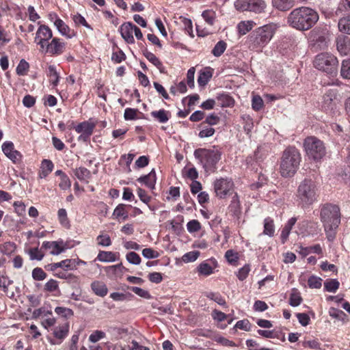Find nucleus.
Returning a JSON list of instances; mask_svg holds the SVG:
<instances>
[{
    "label": "nucleus",
    "mask_w": 350,
    "mask_h": 350,
    "mask_svg": "<svg viewBox=\"0 0 350 350\" xmlns=\"http://www.w3.org/2000/svg\"><path fill=\"white\" fill-rule=\"evenodd\" d=\"M275 228L273 221L269 217H267L264 221V231L263 233L269 237H272L274 234Z\"/></svg>",
    "instance_id": "nucleus-36"
},
{
    "label": "nucleus",
    "mask_w": 350,
    "mask_h": 350,
    "mask_svg": "<svg viewBox=\"0 0 350 350\" xmlns=\"http://www.w3.org/2000/svg\"><path fill=\"white\" fill-rule=\"evenodd\" d=\"M75 175L81 181L88 180L91 178V172L85 167H80L75 170Z\"/></svg>",
    "instance_id": "nucleus-27"
},
{
    "label": "nucleus",
    "mask_w": 350,
    "mask_h": 350,
    "mask_svg": "<svg viewBox=\"0 0 350 350\" xmlns=\"http://www.w3.org/2000/svg\"><path fill=\"white\" fill-rule=\"evenodd\" d=\"M143 54L150 62H151L161 71L163 64L158 57H157L152 53L148 51V50H145L143 52Z\"/></svg>",
    "instance_id": "nucleus-30"
},
{
    "label": "nucleus",
    "mask_w": 350,
    "mask_h": 350,
    "mask_svg": "<svg viewBox=\"0 0 350 350\" xmlns=\"http://www.w3.org/2000/svg\"><path fill=\"white\" fill-rule=\"evenodd\" d=\"M46 46L47 51L53 55H59L63 53L65 44L59 42V39L54 38L50 44H46Z\"/></svg>",
    "instance_id": "nucleus-18"
},
{
    "label": "nucleus",
    "mask_w": 350,
    "mask_h": 350,
    "mask_svg": "<svg viewBox=\"0 0 350 350\" xmlns=\"http://www.w3.org/2000/svg\"><path fill=\"white\" fill-rule=\"evenodd\" d=\"M336 50L341 55L350 53V38L345 34H339L335 40Z\"/></svg>",
    "instance_id": "nucleus-14"
},
{
    "label": "nucleus",
    "mask_w": 350,
    "mask_h": 350,
    "mask_svg": "<svg viewBox=\"0 0 350 350\" xmlns=\"http://www.w3.org/2000/svg\"><path fill=\"white\" fill-rule=\"evenodd\" d=\"M142 255L146 258L152 259L159 257V254L152 248H145L142 250Z\"/></svg>",
    "instance_id": "nucleus-57"
},
{
    "label": "nucleus",
    "mask_w": 350,
    "mask_h": 350,
    "mask_svg": "<svg viewBox=\"0 0 350 350\" xmlns=\"http://www.w3.org/2000/svg\"><path fill=\"white\" fill-rule=\"evenodd\" d=\"M278 28L277 24L271 23L256 29L248 38L250 48L257 51L265 46L272 39Z\"/></svg>",
    "instance_id": "nucleus-3"
},
{
    "label": "nucleus",
    "mask_w": 350,
    "mask_h": 350,
    "mask_svg": "<svg viewBox=\"0 0 350 350\" xmlns=\"http://www.w3.org/2000/svg\"><path fill=\"white\" fill-rule=\"evenodd\" d=\"M137 180L141 183H144L149 189H154L157 180L154 169H152L148 174L138 178Z\"/></svg>",
    "instance_id": "nucleus-17"
},
{
    "label": "nucleus",
    "mask_w": 350,
    "mask_h": 350,
    "mask_svg": "<svg viewBox=\"0 0 350 350\" xmlns=\"http://www.w3.org/2000/svg\"><path fill=\"white\" fill-rule=\"evenodd\" d=\"M51 18L53 17L56 18V20L54 22L55 25L56 26L58 31L64 36H66L68 38H71L74 33L73 31L70 33V29L69 27L65 24V23L60 18H57L56 14H50Z\"/></svg>",
    "instance_id": "nucleus-19"
},
{
    "label": "nucleus",
    "mask_w": 350,
    "mask_h": 350,
    "mask_svg": "<svg viewBox=\"0 0 350 350\" xmlns=\"http://www.w3.org/2000/svg\"><path fill=\"white\" fill-rule=\"evenodd\" d=\"M137 112L138 109H137L126 108L124 111V118L126 120H135L137 118Z\"/></svg>",
    "instance_id": "nucleus-55"
},
{
    "label": "nucleus",
    "mask_w": 350,
    "mask_h": 350,
    "mask_svg": "<svg viewBox=\"0 0 350 350\" xmlns=\"http://www.w3.org/2000/svg\"><path fill=\"white\" fill-rule=\"evenodd\" d=\"M304 146L308 157L314 161L321 160L326 154L324 143L314 136L306 137Z\"/></svg>",
    "instance_id": "nucleus-8"
},
{
    "label": "nucleus",
    "mask_w": 350,
    "mask_h": 350,
    "mask_svg": "<svg viewBox=\"0 0 350 350\" xmlns=\"http://www.w3.org/2000/svg\"><path fill=\"white\" fill-rule=\"evenodd\" d=\"M128 288L130 289L131 291H132L133 293H135L136 295H137L140 297L147 299H150L152 297L148 291L141 288L139 287L129 286V287H128Z\"/></svg>",
    "instance_id": "nucleus-42"
},
{
    "label": "nucleus",
    "mask_w": 350,
    "mask_h": 350,
    "mask_svg": "<svg viewBox=\"0 0 350 350\" xmlns=\"http://www.w3.org/2000/svg\"><path fill=\"white\" fill-rule=\"evenodd\" d=\"M126 258L129 263L135 265H138L141 262L140 256L135 252H130L127 253Z\"/></svg>",
    "instance_id": "nucleus-48"
},
{
    "label": "nucleus",
    "mask_w": 350,
    "mask_h": 350,
    "mask_svg": "<svg viewBox=\"0 0 350 350\" xmlns=\"http://www.w3.org/2000/svg\"><path fill=\"white\" fill-rule=\"evenodd\" d=\"M197 269L200 275H209L213 273V268L206 262H201Z\"/></svg>",
    "instance_id": "nucleus-38"
},
{
    "label": "nucleus",
    "mask_w": 350,
    "mask_h": 350,
    "mask_svg": "<svg viewBox=\"0 0 350 350\" xmlns=\"http://www.w3.org/2000/svg\"><path fill=\"white\" fill-rule=\"evenodd\" d=\"M55 312L58 314L66 319L70 318L74 315L73 311L65 307H56Z\"/></svg>",
    "instance_id": "nucleus-45"
},
{
    "label": "nucleus",
    "mask_w": 350,
    "mask_h": 350,
    "mask_svg": "<svg viewBox=\"0 0 350 350\" xmlns=\"http://www.w3.org/2000/svg\"><path fill=\"white\" fill-rule=\"evenodd\" d=\"M301 161L299 150L293 146L286 148L283 152L280 164V173L283 177H291L297 172Z\"/></svg>",
    "instance_id": "nucleus-4"
},
{
    "label": "nucleus",
    "mask_w": 350,
    "mask_h": 350,
    "mask_svg": "<svg viewBox=\"0 0 350 350\" xmlns=\"http://www.w3.org/2000/svg\"><path fill=\"white\" fill-rule=\"evenodd\" d=\"M14 249V243L6 242L3 245H0V251L5 254H10Z\"/></svg>",
    "instance_id": "nucleus-63"
},
{
    "label": "nucleus",
    "mask_w": 350,
    "mask_h": 350,
    "mask_svg": "<svg viewBox=\"0 0 350 350\" xmlns=\"http://www.w3.org/2000/svg\"><path fill=\"white\" fill-rule=\"evenodd\" d=\"M52 316V311L46 310L45 308H40L38 309L35 310L32 313L33 319H38L40 317L43 316L44 317H46L47 316Z\"/></svg>",
    "instance_id": "nucleus-50"
},
{
    "label": "nucleus",
    "mask_w": 350,
    "mask_h": 350,
    "mask_svg": "<svg viewBox=\"0 0 350 350\" xmlns=\"http://www.w3.org/2000/svg\"><path fill=\"white\" fill-rule=\"evenodd\" d=\"M339 286L340 283L336 279H328L324 282V288L327 292L335 293Z\"/></svg>",
    "instance_id": "nucleus-31"
},
{
    "label": "nucleus",
    "mask_w": 350,
    "mask_h": 350,
    "mask_svg": "<svg viewBox=\"0 0 350 350\" xmlns=\"http://www.w3.org/2000/svg\"><path fill=\"white\" fill-rule=\"evenodd\" d=\"M212 77V74L208 71H204L200 73L198 77V83L200 86H204L208 83L210 79Z\"/></svg>",
    "instance_id": "nucleus-44"
},
{
    "label": "nucleus",
    "mask_w": 350,
    "mask_h": 350,
    "mask_svg": "<svg viewBox=\"0 0 350 350\" xmlns=\"http://www.w3.org/2000/svg\"><path fill=\"white\" fill-rule=\"evenodd\" d=\"M120 31L123 39L129 44L135 42V39L133 36V24L128 22L122 24L120 27Z\"/></svg>",
    "instance_id": "nucleus-16"
},
{
    "label": "nucleus",
    "mask_w": 350,
    "mask_h": 350,
    "mask_svg": "<svg viewBox=\"0 0 350 350\" xmlns=\"http://www.w3.org/2000/svg\"><path fill=\"white\" fill-rule=\"evenodd\" d=\"M318 20V13L308 7L295 8L290 12L287 17L288 24L299 31L310 29Z\"/></svg>",
    "instance_id": "nucleus-1"
},
{
    "label": "nucleus",
    "mask_w": 350,
    "mask_h": 350,
    "mask_svg": "<svg viewBox=\"0 0 350 350\" xmlns=\"http://www.w3.org/2000/svg\"><path fill=\"white\" fill-rule=\"evenodd\" d=\"M263 100L260 96H254L252 100V109L255 111H259L262 108Z\"/></svg>",
    "instance_id": "nucleus-56"
},
{
    "label": "nucleus",
    "mask_w": 350,
    "mask_h": 350,
    "mask_svg": "<svg viewBox=\"0 0 350 350\" xmlns=\"http://www.w3.org/2000/svg\"><path fill=\"white\" fill-rule=\"evenodd\" d=\"M105 333L100 330H96L89 336V340L92 342H96L100 339L105 338Z\"/></svg>",
    "instance_id": "nucleus-59"
},
{
    "label": "nucleus",
    "mask_w": 350,
    "mask_h": 350,
    "mask_svg": "<svg viewBox=\"0 0 350 350\" xmlns=\"http://www.w3.org/2000/svg\"><path fill=\"white\" fill-rule=\"evenodd\" d=\"M226 47V43L223 40H220L215 45L212 50V53L215 57H220L224 53Z\"/></svg>",
    "instance_id": "nucleus-37"
},
{
    "label": "nucleus",
    "mask_w": 350,
    "mask_h": 350,
    "mask_svg": "<svg viewBox=\"0 0 350 350\" xmlns=\"http://www.w3.org/2000/svg\"><path fill=\"white\" fill-rule=\"evenodd\" d=\"M206 297L221 306H226V304L225 299L219 293L210 292L206 294Z\"/></svg>",
    "instance_id": "nucleus-51"
},
{
    "label": "nucleus",
    "mask_w": 350,
    "mask_h": 350,
    "mask_svg": "<svg viewBox=\"0 0 350 350\" xmlns=\"http://www.w3.org/2000/svg\"><path fill=\"white\" fill-rule=\"evenodd\" d=\"M96 124L89 121H84L79 123L76 127L75 131L78 133H81L79 136V141L88 142L90 136L92 135Z\"/></svg>",
    "instance_id": "nucleus-13"
},
{
    "label": "nucleus",
    "mask_w": 350,
    "mask_h": 350,
    "mask_svg": "<svg viewBox=\"0 0 350 350\" xmlns=\"http://www.w3.org/2000/svg\"><path fill=\"white\" fill-rule=\"evenodd\" d=\"M169 112L164 110L160 109L159 111H153L151 112V116L157 119L161 123L167 122L169 120Z\"/></svg>",
    "instance_id": "nucleus-29"
},
{
    "label": "nucleus",
    "mask_w": 350,
    "mask_h": 350,
    "mask_svg": "<svg viewBox=\"0 0 350 350\" xmlns=\"http://www.w3.org/2000/svg\"><path fill=\"white\" fill-rule=\"evenodd\" d=\"M202 16L205 21L210 25H213L215 19V12L213 10H207L202 12Z\"/></svg>",
    "instance_id": "nucleus-46"
},
{
    "label": "nucleus",
    "mask_w": 350,
    "mask_h": 350,
    "mask_svg": "<svg viewBox=\"0 0 350 350\" xmlns=\"http://www.w3.org/2000/svg\"><path fill=\"white\" fill-rule=\"evenodd\" d=\"M113 214L117 218L122 217L123 220H126L129 217L128 212L126 211V205L124 204H120L118 205L114 209Z\"/></svg>",
    "instance_id": "nucleus-35"
},
{
    "label": "nucleus",
    "mask_w": 350,
    "mask_h": 350,
    "mask_svg": "<svg viewBox=\"0 0 350 350\" xmlns=\"http://www.w3.org/2000/svg\"><path fill=\"white\" fill-rule=\"evenodd\" d=\"M32 277L35 280H43L46 278V273L40 267L33 269L32 271Z\"/></svg>",
    "instance_id": "nucleus-54"
},
{
    "label": "nucleus",
    "mask_w": 350,
    "mask_h": 350,
    "mask_svg": "<svg viewBox=\"0 0 350 350\" xmlns=\"http://www.w3.org/2000/svg\"><path fill=\"white\" fill-rule=\"evenodd\" d=\"M200 256V252L198 251H192L185 254L183 256V260L185 262H189L195 261Z\"/></svg>",
    "instance_id": "nucleus-52"
},
{
    "label": "nucleus",
    "mask_w": 350,
    "mask_h": 350,
    "mask_svg": "<svg viewBox=\"0 0 350 350\" xmlns=\"http://www.w3.org/2000/svg\"><path fill=\"white\" fill-rule=\"evenodd\" d=\"M340 73L343 78L350 79V59L342 61Z\"/></svg>",
    "instance_id": "nucleus-41"
},
{
    "label": "nucleus",
    "mask_w": 350,
    "mask_h": 350,
    "mask_svg": "<svg viewBox=\"0 0 350 350\" xmlns=\"http://www.w3.org/2000/svg\"><path fill=\"white\" fill-rule=\"evenodd\" d=\"M48 75L51 78V83L56 86L59 82V76L53 65H50L48 68Z\"/></svg>",
    "instance_id": "nucleus-40"
},
{
    "label": "nucleus",
    "mask_w": 350,
    "mask_h": 350,
    "mask_svg": "<svg viewBox=\"0 0 350 350\" xmlns=\"http://www.w3.org/2000/svg\"><path fill=\"white\" fill-rule=\"evenodd\" d=\"M225 257L230 264L236 262L239 259L238 253L232 250H228L226 252Z\"/></svg>",
    "instance_id": "nucleus-62"
},
{
    "label": "nucleus",
    "mask_w": 350,
    "mask_h": 350,
    "mask_svg": "<svg viewBox=\"0 0 350 350\" xmlns=\"http://www.w3.org/2000/svg\"><path fill=\"white\" fill-rule=\"evenodd\" d=\"M237 10L261 13L266 8V3L263 0H237L234 3Z\"/></svg>",
    "instance_id": "nucleus-10"
},
{
    "label": "nucleus",
    "mask_w": 350,
    "mask_h": 350,
    "mask_svg": "<svg viewBox=\"0 0 350 350\" xmlns=\"http://www.w3.org/2000/svg\"><path fill=\"white\" fill-rule=\"evenodd\" d=\"M52 36L53 33L50 28L45 25H42L37 31L35 40L36 41L38 40L37 42L38 44L44 48Z\"/></svg>",
    "instance_id": "nucleus-15"
},
{
    "label": "nucleus",
    "mask_w": 350,
    "mask_h": 350,
    "mask_svg": "<svg viewBox=\"0 0 350 350\" xmlns=\"http://www.w3.org/2000/svg\"><path fill=\"white\" fill-rule=\"evenodd\" d=\"M320 218L327 239L333 241L336 236V229L340 223V208L335 204H324L321 209Z\"/></svg>",
    "instance_id": "nucleus-2"
},
{
    "label": "nucleus",
    "mask_w": 350,
    "mask_h": 350,
    "mask_svg": "<svg viewBox=\"0 0 350 350\" xmlns=\"http://www.w3.org/2000/svg\"><path fill=\"white\" fill-rule=\"evenodd\" d=\"M338 27L340 32L350 35V14L340 18Z\"/></svg>",
    "instance_id": "nucleus-26"
},
{
    "label": "nucleus",
    "mask_w": 350,
    "mask_h": 350,
    "mask_svg": "<svg viewBox=\"0 0 350 350\" xmlns=\"http://www.w3.org/2000/svg\"><path fill=\"white\" fill-rule=\"evenodd\" d=\"M100 262H114L116 255L112 252L100 251L96 258Z\"/></svg>",
    "instance_id": "nucleus-28"
},
{
    "label": "nucleus",
    "mask_w": 350,
    "mask_h": 350,
    "mask_svg": "<svg viewBox=\"0 0 350 350\" xmlns=\"http://www.w3.org/2000/svg\"><path fill=\"white\" fill-rule=\"evenodd\" d=\"M187 228L189 232L193 233L199 231L201 229V225L198 220L193 219L187 223Z\"/></svg>",
    "instance_id": "nucleus-53"
},
{
    "label": "nucleus",
    "mask_w": 350,
    "mask_h": 350,
    "mask_svg": "<svg viewBox=\"0 0 350 350\" xmlns=\"http://www.w3.org/2000/svg\"><path fill=\"white\" fill-rule=\"evenodd\" d=\"M297 196L303 206L312 204L317 199V187L314 181L304 179L299 184Z\"/></svg>",
    "instance_id": "nucleus-7"
},
{
    "label": "nucleus",
    "mask_w": 350,
    "mask_h": 350,
    "mask_svg": "<svg viewBox=\"0 0 350 350\" xmlns=\"http://www.w3.org/2000/svg\"><path fill=\"white\" fill-rule=\"evenodd\" d=\"M338 103L337 91L336 90H329L323 96V109L332 113H335Z\"/></svg>",
    "instance_id": "nucleus-12"
},
{
    "label": "nucleus",
    "mask_w": 350,
    "mask_h": 350,
    "mask_svg": "<svg viewBox=\"0 0 350 350\" xmlns=\"http://www.w3.org/2000/svg\"><path fill=\"white\" fill-rule=\"evenodd\" d=\"M301 301L302 298L300 293L297 289L293 288L289 298V304L293 307H296L300 305Z\"/></svg>",
    "instance_id": "nucleus-32"
},
{
    "label": "nucleus",
    "mask_w": 350,
    "mask_h": 350,
    "mask_svg": "<svg viewBox=\"0 0 350 350\" xmlns=\"http://www.w3.org/2000/svg\"><path fill=\"white\" fill-rule=\"evenodd\" d=\"M250 271V266L246 265L239 270L237 275L241 281H243L247 277Z\"/></svg>",
    "instance_id": "nucleus-64"
},
{
    "label": "nucleus",
    "mask_w": 350,
    "mask_h": 350,
    "mask_svg": "<svg viewBox=\"0 0 350 350\" xmlns=\"http://www.w3.org/2000/svg\"><path fill=\"white\" fill-rule=\"evenodd\" d=\"M29 68V64L25 59H22L16 67V73L20 76H24L27 74Z\"/></svg>",
    "instance_id": "nucleus-43"
},
{
    "label": "nucleus",
    "mask_w": 350,
    "mask_h": 350,
    "mask_svg": "<svg viewBox=\"0 0 350 350\" xmlns=\"http://www.w3.org/2000/svg\"><path fill=\"white\" fill-rule=\"evenodd\" d=\"M91 288L93 292L100 297H105L108 292L107 286L100 281L93 282L91 284Z\"/></svg>",
    "instance_id": "nucleus-23"
},
{
    "label": "nucleus",
    "mask_w": 350,
    "mask_h": 350,
    "mask_svg": "<svg viewBox=\"0 0 350 350\" xmlns=\"http://www.w3.org/2000/svg\"><path fill=\"white\" fill-rule=\"evenodd\" d=\"M194 156L202 164L207 173L215 172L216 165L221 159V152L216 147L213 149L198 148L194 151Z\"/></svg>",
    "instance_id": "nucleus-5"
},
{
    "label": "nucleus",
    "mask_w": 350,
    "mask_h": 350,
    "mask_svg": "<svg viewBox=\"0 0 350 350\" xmlns=\"http://www.w3.org/2000/svg\"><path fill=\"white\" fill-rule=\"evenodd\" d=\"M58 288V282L53 279H51L45 284L44 290L48 292H53L57 290Z\"/></svg>",
    "instance_id": "nucleus-60"
},
{
    "label": "nucleus",
    "mask_w": 350,
    "mask_h": 350,
    "mask_svg": "<svg viewBox=\"0 0 350 350\" xmlns=\"http://www.w3.org/2000/svg\"><path fill=\"white\" fill-rule=\"evenodd\" d=\"M29 254L31 260H41L44 257V254L38 247L30 249Z\"/></svg>",
    "instance_id": "nucleus-58"
},
{
    "label": "nucleus",
    "mask_w": 350,
    "mask_h": 350,
    "mask_svg": "<svg viewBox=\"0 0 350 350\" xmlns=\"http://www.w3.org/2000/svg\"><path fill=\"white\" fill-rule=\"evenodd\" d=\"M69 332V324L66 323L62 325L55 327L53 330L54 336L59 340L64 339Z\"/></svg>",
    "instance_id": "nucleus-24"
},
{
    "label": "nucleus",
    "mask_w": 350,
    "mask_h": 350,
    "mask_svg": "<svg viewBox=\"0 0 350 350\" xmlns=\"http://www.w3.org/2000/svg\"><path fill=\"white\" fill-rule=\"evenodd\" d=\"M308 284L311 288H320L322 285V279L321 278L312 275L308 278Z\"/></svg>",
    "instance_id": "nucleus-47"
},
{
    "label": "nucleus",
    "mask_w": 350,
    "mask_h": 350,
    "mask_svg": "<svg viewBox=\"0 0 350 350\" xmlns=\"http://www.w3.org/2000/svg\"><path fill=\"white\" fill-rule=\"evenodd\" d=\"M295 3V0H272V5L280 11H287L292 8Z\"/></svg>",
    "instance_id": "nucleus-21"
},
{
    "label": "nucleus",
    "mask_w": 350,
    "mask_h": 350,
    "mask_svg": "<svg viewBox=\"0 0 350 350\" xmlns=\"http://www.w3.org/2000/svg\"><path fill=\"white\" fill-rule=\"evenodd\" d=\"M72 19L75 22V23L77 25H81L88 29H92V28L88 25V23L86 22V20L83 16H82L79 14H77L73 16Z\"/></svg>",
    "instance_id": "nucleus-61"
},
{
    "label": "nucleus",
    "mask_w": 350,
    "mask_h": 350,
    "mask_svg": "<svg viewBox=\"0 0 350 350\" xmlns=\"http://www.w3.org/2000/svg\"><path fill=\"white\" fill-rule=\"evenodd\" d=\"M313 65L319 70L333 75L337 72L338 61L333 54L323 52L315 57Z\"/></svg>",
    "instance_id": "nucleus-6"
},
{
    "label": "nucleus",
    "mask_w": 350,
    "mask_h": 350,
    "mask_svg": "<svg viewBox=\"0 0 350 350\" xmlns=\"http://www.w3.org/2000/svg\"><path fill=\"white\" fill-rule=\"evenodd\" d=\"M254 22L251 21H241L238 25V31L241 35H245L249 32L253 27Z\"/></svg>",
    "instance_id": "nucleus-34"
},
{
    "label": "nucleus",
    "mask_w": 350,
    "mask_h": 350,
    "mask_svg": "<svg viewBox=\"0 0 350 350\" xmlns=\"http://www.w3.org/2000/svg\"><path fill=\"white\" fill-rule=\"evenodd\" d=\"M53 169V163L51 160L44 159L42 161L40 170L39 172V177L40 178H46Z\"/></svg>",
    "instance_id": "nucleus-22"
},
{
    "label": "nucleus",
    "mask_w": 350,
    "mask_h": 350,
    "mask_svg": "<svg viewBox=\"0 0 350 350\" xmlns=\"http://www.w3.org/2000/svg\"><path fill=\"white\" fill-rule=\"evenodd\" d=\"M42 248L50 250V254L52 255H58L64 250V248L60 246L57 241H44L42 243L41 250Z\"/></svg>",
    "instance_id": "nucleus-20"
},
{
    "label": "nucleus",
    "mask_w": 350,
    "mask_h": 350,
    "mask_svg": "<svg viewBox=\"0 0 350 350\" xmlns=\"http://www.w3.org/2000/svg\"><path fill=\"white\" fill-rule=\"evenodd\" d=\"M57 263L58 268H63L64 270H71L75 267V260L72 259H66Z\"/></svg>",
    "instance_id": "nucleus-49"
},
{
    "label": "nucleus",
    "mask_w": 350,
    "mask_h": 350,
    "mask_svg": "<svg viewBox=\"0 0 350 350\" xmlns=\"http://www.w3.org/2000/svg\"><path fill=\"white\" fill-rule=\"evenodd\" d=\"M234 183L231 179L221 178L214 183V189L217 196L224 198L233 187Z\"/></svg>",
    "instance_id": "nucleus-11"
},
{
    "label": "nucleus",
    "mask_w": 350,
    "mask_h": 350,
    "mask_svg": "<svg viewBox=\"0 0 350 350\" xmlns=\"http://www.w3.org/2000/svg\"><path fill=\"white\" fill-rule=\"evenodd\" d=\"M297 221L296 217H292L288 221V223L285 225L284 228L282 230L281 232V239L282 243H284L287 240L288 235L290 234V232L293 228V226L295 224Z\"/></svg>",
    "instance_id": "nucleus-25"
},
{
    "label": "nucleus",
    "mask_w": 350,
    "mask_h": 350,
    "mask_svg": "<svg viewBox=\"0 0 350 350\" xmlns=\"http://www.w3.org/2000/svg\"><path fill=\"white\" fill-rule=\"evenodd\" d=\"M229 209L230 211L233 213L234 215H237L240 213V203L239 196L237 193H235L232 199Z\"/></svg>",
    "instance_id": "nucleus-39"
},
{
    "label": "nucleus",
    "mask_w": 350,
    "mask_h": 350,
    "mask_svg": "<svg viewBox=\"0 0 350 350\" xmlns=\"http://www.w3.org/2000/svg\"><path fill=\"white\" fill-rule=\"evenodd\" d=\"M310 39L317 50L325 49L329 41L328 31L321 27H315L310 32Z\"/></svg>",
    "instance_id": "nucleus-9"
},
{
    "label": "nucleus",
    "mask_w": 350,
    "mask_h": 350,
    "mask_svg": "<svg viewBox=\"0 0 350 350\" xmlns=\"http://www.w3.org/2000/svg\"><path fill=\"white\" fill-rule=\"evenodd\" d=\"M217 100L222 107H232L234 105V100L232 96L227 94H221L217 96Z\"/></svg>",
    "instance_id": "nucleus-33"
}]
</instances>
